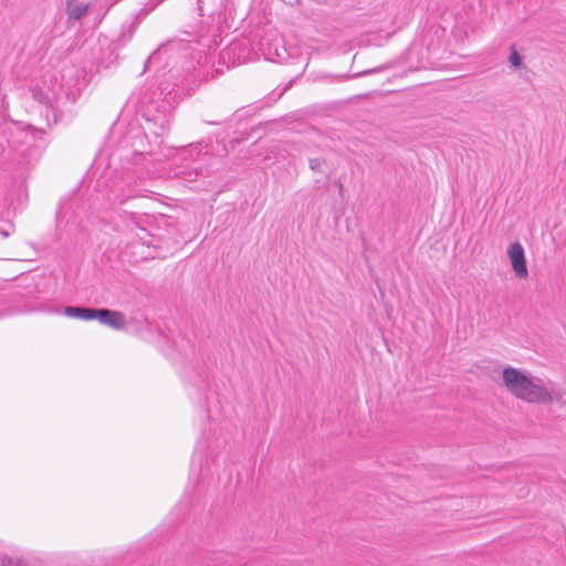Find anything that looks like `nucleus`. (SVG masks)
Returning <instances> with one entry per match:
<instances>
[{"instance_id":"13","label":"nucleus","mask_w":566,"mask_h":566,"mask_svg":"<svg viewBox=\"0 0 566 566\" xmlns=\"http://www.w3.org/2000/svg\"><path fill=\"white\" fill-rule=\"evenodd\" d=\"M209 124H212V125H220L222 124V120H212V122H208Z\"/></svg>"},{"instance_id":"11","label":"nucleus","mask_w":566,"mask_h":566,"mask_svg":"<svg viewBox=\"0 0 566 566\" xmlns=\"http://www.w3.org/2000/svg\"><path fill=\"white\" fill-rule=\"evenodd\" d=\"M158 54H159L158 51H155L150 54V56L145 62L144 70L148 69L149 64L153 63L157 59Z\"/></svg>"},{"instance_id":"1","label":"nucleus","mask_w":566,"mask_h":566,"mask_svg":"<svg viewBox=\"0 0 566 566\" xmlns=\"http://www.w3.org/2000/svg\"><path fill=\"white\" fill-rule=\"evenodd\" d=\"M503 381L507 390L517 399L530 403H551L553 396L539 378H530L514 367L503 369Z\"/></svg>"},{"instance_id":"16","label":"nucleus","mask_w":566,"mask_h":566,"mask_svg":"<svg viewBox=\"0 0 566 566\" xmlns=\"http://www.w3.org/2000/svg\"><path fill=\"white\" fill-rule=\"evenodd\" d=\"M339 191H343V184H339Z\"/></svg>"},{"instance_id":"10","label":"nucleus","mask_w":566,"mask_h":566,"mask_svg":"<svg viewBox=\"0 0 566 566\" xmlns=\"http://www.w3.org/2000/svg\"><path fill=\"white\" fill-rule=\"evenodd\" d=\"M1 566H23L21 560H15L9 557H3L1 560Z\"/></svg>"},{"instance_id":"3","label":"nucleus","mask_w":566,"mask_h":566,"mask_svg":"<svg viewBox=\"0 0 566 566\" xmlns=\"http://www.w3.org/2000/svg\"><path fill=\"white\" fill-rule=\"evenodd\" d=\"M95 319H97L101 324L113 327L115 329H122L126 324L125 315L123 313L108 308H97Z\"/></svg>"},{"instance_id":"6","label":"nucleus","mask_w":566,"mask_h":566,"mask_svg":"<svg viewBox=\"0 0 566 566\" xmlns=\"http://www.w3.org/2000/svg\"><path fill=\"white\" fill-rule=\"evenodd\" d=\"M88 3H77V0H66V14L70 20H81L88 11Z\"/></svg>"},{"instance_id":"2","label":"nucleus","mask_w":566,"mask_h":566,"mask_svg":"<svg viewBox=\"0 0 566 566\" xmlns=\"http://www.w3.org/2000/svg\"><path fill=\"white\" fill-rule=\"evenodd\" d=\"M507 253L515 275L518 279H526L528 276V271L526 266L525 252L522 244L520 242L512 243Z\"/></svg>"},{"instance_id":"5","label":"nucleus","mask_w":566,"mask_h":566,"mask_svg":"<svg viewBox=\"0 0 566 566\" xmlns=\"http://www.w3.org/2000/svg\"><path fill=\"white\" fill-rule=\"evenodd\" d=\"M97 308L91 307H82V306H66L64 308V314L69 317L80 318V319H95Z\"/></svg>"},{"instance_id":"7","label":"nucleus","mask_w":566,"mask_h":566,"mask_svg":"<svg viewBox=\"0 0 566 566\" xmlns=\"http://www.w3.org/2000/svg\"><path fill=\"white\" fill-rule=\"evenodd\" d=\"M509 61H510L511 65L514 67H518L522 64V57H521L520 53L514 48H512Z\"/></svg>"},{"instance_id":"15","label":"nucleus","mask_w":566,"mask_h":566,"mask_svg":"<svg viewBox=\"0 0 566 566\" xmlns=\"http://www.w3.org/2000/svg\"><path fill=\"white\" fill-rule=\"evenodd\" d=\"M198 3H199V10H202V8H201V0H198Z\"/></svg>"},{"instance_id":"9","label":"nucleus","mask_w":566,"mask_h":566,"mask_svg":"<svg viewBox=\"0 0 566 566\" xmlns=\"http://www.w3.org/2000/svg\"><path fill=\"white\" fill-rule=\"evenodd\" d=\"M324 164V160L321 158H313L310 159V168L315 172L322 171V165Z\"/></svg>"},{"instance_id":"4","label":"nucleus","mask_w":566,"mask_h":566,"mask_svg":"<svg viewBox=\"0 0 566 566\" xmlns=\"http://www.w3.org/2000/svg\"><path fill=\"white\" fill-rule=\"evenodd\" d=\"M138 24H139L138 15H136L130 22L124 23L122 25L120 34L113 42L114 48L117 49V48L124 46L126 43H128L133 39Z\"/></svg>"},{"instance_id":"14","label":"nucleus","mask_w":566,"mask_h":566,"mask_svg":"<svg viewBox=\"0 0 566 566\" xmlns=\"http://www.w3.org/2000/svg\"><path fill=\"white\" fill-rule=\"evenodd\" d=\"M140 240H143V243H144V244L149 245V243H148V242H146V241L144 240V237H140Z\"/></svg>"},{"instance_id":"17","label":"nucleus","mask_w":566,"mask_h":566,"mask_svg":"<svg viewBox=\"0 0 566 566\" xmlns=\"http://www.w3.org/2000/svg\"><path fill=\"white\" fill-rule=\"evenodd\" d=\"M284 1H285V2H287V3H290V4H292V3H293V1H292V0H284Z\"/></svg>"},{"instance_id":"8","label":"nucleus","mask_w":566,"mask_h":566,"mask_svg":"<svg viewBox=\"0 0 566 566\" xmlns=\"http://www.w3.org/2000/svg\"><path fill=\"white\" fill-rule=\"evenodd\" d=\"M202 148H203L202 143H197V144L189 145L188 147L185 148L184 151L189 153V156L192 157L193 151H196V154L199 155L201 153Z\"/></svg>"},{"instance_id":"12","label":"nucleus","mask_w":566,"mask_h":566,"mask_svg":"<svg viewBox=\"0 0 566 566\" xmlns=\"http://www.w3.org/2000/svg\"><path fill=\"white\" fill-rule=\"evenodd\" d=\"M34 96H35V98H38L39 101H41V102H43V103H45V102L48 101L46 96H45V97H42V95H39V96H38V94H36V93H34Z\"/></svg>"}]
</instances>
